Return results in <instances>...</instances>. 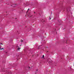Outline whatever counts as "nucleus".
Segmentation results:
<instances>
[{
	"label": "nucleus",
	"mask_w": 74,
	"mask_h": 74,
	"mask_svg": "<svg viewBox=\"0 0 74 74\" xmlns=\"http://www.w3.org/2000/svg\"><path fill=\"white\" fill-rule=\"evenodd\" d=\"M34 12V14H36V13L35 12Z\"/></svg>",
	"instance_id": "obj_13"
},
{
	"label": "nucleus",
	"mask_w": 74,
	"mask_h": 74,
	"mask_svg": "<svg viewBox=\"0 0 74 74\" xmlns=\"http://www.w3.org/2000/svg\"><path fill=\"white\" fill-rule=\"evenodd\" d=\"M21 49V48H20V47H19L18 48V50H20V49Z\"/></svg>",
	"instance_id": "obj_5"
},
{
	"label": "nucleus",
	"mask_w": 74,
	"mask_h": 74,
	"mask_svg": "<svg viewBox=\"0 0 74 74\" xmlns=\"http://www.w3.org/2000/svg\"><path fill=\"white\" fill-rule=\"evenodd\" d=\"M42 58H44V55H43Z\"/></svg>",
	"instance_id": "obj_6"
},
{
	"label": "nucleus",
	"mask_w": 74,
	"mask_h": 74,
	"mask_svg": "<svg viewBox=\"0 0 74 74\" xmlns=\"http://www.w3.org/2000/svg\"><path fill=\"white\" fill-rule=\"evenodd\" d=\"M68 10H68V9H67V12L68 11Z\"/></svg>",
	"instance_id": "obj_11"
},
{
	"label": "nucleus",
	"mask_w": 74,
	"mask_h": 74,
	"mask_svg": "<svg viewBox=\"0 0 74 74\" xmlns=\"http://www.w3.org/2000/svg\"><path fill=\"white\" fill-rule=\"evenodd\" d=\"M36 71H38V70H36Z\"/></svg>",
	"instance_id": "obj_18"
},
{
	"label": "nucleus",
	"mask_w": 74,
	"mask_h": 74,
	"mask_svg": "<svg viewBox=\"0 0 74 74\" xmlns=\"http://www.w3.org/2000/svg\"><path fill=\"white\" fill-rule=\"evenodd\" d=\"M26 16V15H25V16Z\"/></svg>",
	"instance_id": "obj_19"
},
{
	"label": "nucleus",
	"mask_w": 74,
	"mask_h": 74,
	"mask_svg": "<svg viewBox=\"0 0 74 74\" xmlns=\"http://www.w3.org/2000/svg\"><path fill=\"white\" fill-rule=\"evenodd\" d=\"M48 62L49 64H51V63H52V61L51 60L48 61Z\"/></svg>",
	"instance_id": "obj_1"
},
{
	"label": "nucleus",
	"mask_w": 74,
	"mask_h": 74,
	"mask_svg": "<svg viewBox=\"0 0 74 74\" xmlns=\"http://www.w3.org/2000/svg\"><path fill=\"white\" fill-rule=\"evenodd\" d=\"M68 41V40H66V41Z\"/></svg>",
	"instance_id": "obj_17"
},
{
	"label": "nucleus",
	"mask_w": 74,
	"mask_h": 74,
	"mask_svg": "<svg viewBox=\"0 0 74 74\" xmlns=\"http://www.w3.org/2000/svg\"><path fill=\"white\" fill-rule=\"evenodd\" d=\"M66 44H67V42H66Z\"/></svg>",
	"instance_id": "obj_12"
},
{
	"label": "nucleus",
	"mask_w": 74,
	"mask_h": 74,
	"mask_svg": "<svg viewBox=\"0 0 74 74\" xmlns=\"http://www.w3.org/2000/svg\"><path fill=\"white\" fill-rule=\"evenodd\" d=\"M1 45H3V44H1Z\"/></svg>",
	"instance_id": "obj_15"
},
{
	"label": "nucleus",
	"mask_w": 74,
	"mask_h": 74,
	"mask_svg": "<svg viewBox=\"0 0 74 74\" xmlns=\"http://www.w3.org/2000/svg\"><path fill=\"white\" fill-rule=\"evenodd\" d=\"M21 42H23V40H22V39H21Z\"/></svg>",
	"instance_id": "obj_7"
},
{
	"label": "nucleus",
	"mask_w": 74,
	"mask_h": 74,
	"mask_svg": "<svg viewBox=\"0 0 74 74\" xmlns=\"http://www.w3.org/2000/svg\"><path fill=\"white\" fill-rule=\"evenodd\" d=\"M0 49L1 50H4V49L3 48H1V47H0Z\"/></svg>",
	"instance_id": "obj_4"
},
{
	"label": "nucleus",
	"mask_w": 74,
	"mask_h": 74,
	"mask_svg": "<svg viewBox=\"0 0 74 74\" xmlns=\"http://www.w3.org/2000/svg\"><path fill=\"white\" fill-rule=\"evenodd\" d=\"M39 48H40V47H38V49H40Z\"/></svg>",
	"instance_id": "obj_10"
},
{
	"label": "nucleus",
	"mask_w": 74,
	"mask_h": 74,
	"mask_svg": "<svg viewBox=\"0 0 74 74\" xmlns=\"http://www.w3.org/2000/svg\"><path fill=\"white\" fill-rule=\"evenodd\" d=\"M16 5V4H14L13 5H11V6H12L13 7H15Z\"/></svg>",
	"instance_id": "obj_3"
},
{
	"label": "nucleus",
	"mask_w": 74,
	"mask_h": 74,
	"mask_svg": "<svg viewBox=\"0 0 74 74\" xmlns=\"http://www.w3.org/2000/svg\"><path fill=\"white\" fill-rule=\"evenodd\" d=\"M49 18L50 20L51 19V17H49Z\"/></svg>",
	"instance_id": "obj_9"
},
{
	"label": "nucleus",
	"mask_w": 74,
	"mask_h": 74,
	"mask_svg": "<svg viewBox=\"0 0 74 74\" xmlns=\"http://www.w3.org/2000/svg\"><path fill=\"white\" fill-rule=\"evenodd\" d=\"M30 67H29V69H30Z\"/></svg>",
	"instance_id": "obj_14"
},
{
	"label": "nucleus",
	"mask_w": 74,
	"mask_h": 74,
	"mask_svg": "<svg viewBox=\"0 0 74 74\" xmlns=\"http://www.w3.org/2000/svg\"><path fill=\"white\" fill-rule=\"evenodd\" d=\"M29 8L28 9V10H27V12H28V11H29Z\"/></svg>",
	"instance_id": "obj_8"
},
{
	"label": "nucleus",
	"mask_w": 74,
	"mask_h": 74,
	"mask_svg": "<svg viewBox=\"0 0 74 74\" xmlns=\"http://www.w3.org/2000/svg\"><path fill=\"white\" fill-rule=\"evenodd\" d=\"M8 74H12V71H9L8 72Z\"/></svg>",
	"instance_id": "obj_2"
},
{
	"label": "nucleus",
	"mask_w": 74,
	"mask_h": 74,
	"mask_svg": "<svg viewBox=\"0 0 74 74\" xmlns=\"http://www.w3.org/2000/svg\"><path fill=\"white\" fill-rule=\"evenodd\" d=\"M45 21H44V22H45Z\"/></svg>",
	"instance_id": "obj_20"
},
{
	"label": "nucleus",
	"mask_w": 74,
	"mask_h": 74,
	"mask_svg": "<svg viewBox=\"0 0 74 74\" xmlns=\"http://www.w3.org/2000/svg\"><path fill=\"white\" fill-rule=\"evenodd\" d=\"M46 52H48V51H47H47H46Z\"/></svg>",
	"instance_id": "obj_16"
}]
</instances>
